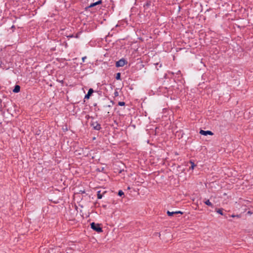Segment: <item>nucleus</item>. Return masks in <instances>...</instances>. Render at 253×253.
Instances as JSON below:
<instances>
[{
  "instance_id": "1",
  "label": "nucleus",
  "mask_w": 253,
  "mask_h": 253,
  "mask_svg": "<svg viewBox=\"0 0 253 253\" xmlns=\"http://www.w3.org/2000/svg\"><path fill=\"white\" fill-rule=\"evenodd\" d=\"M91 228L94 231L98 233H101L103 231L102 228L100 227V224H96L94 222H92L90 224Z\"/></svg>"
},
{
  "instance_id": "2",
  "label": "nucleus",
  "mask_w": 253,
  "mask_h": 253,
  "mask_svg": "<svg viewBox=\"0 0 253 253\" xmlns=\"http://www.w3.org/2000/svg\"><path fill=\"white\" fill-rule=\"evenodd\" d=\"M90 126L94 130H99L101 128V125L97 122L91 121Z\"/></svg>"
},
{
  "instance_id": "3",
  "label": "nucleus",
  "mask_w": 253,
  "mask_h": 253,
  "mask_svg": "<svg viewBox=\"0 0 253 253\" xmlns=\"http://www.w3.org/2000/svg\"><path fill=\"white\" fill-rule=\"evenodd\" d=\"M127 62L124 58H122L116 63V66L117 67H123L125 65L127 64Z\"/></svg>"
},
{
  "instance_id": "4",
  "label": "nucleus",
  "mask_w": 253,
  "mask_h": 253,
  "mask_svg": "<svg viewBox=\"0 0 253 253\" xmlns=\"http://www.w3.org/2000/svg\"><path fill=\"white\" fill-rule=\"evenodd\" d=\"M111 104L104 106V108L106 110L105 112L107 113L108 115H110L109 114L111 113V110L112 109V106L114 104V102L111 101Z\"/></svg>"
},
{
  "instance_id": "5",
  "label": "nucleus",
  "mask_w": 253,
  "mask_h": 253,
  "mask_svg": "<svg viewBox=\"0 0 253 253\" xmlns=\"http://www.w3.org/2000/svg\"><path fill=\"white\" fill-rule=\"evenodd\" d=\"M200 133L201 135H205V136H206L207 135H212L213 134V132H212L210 130L205 131V130H202V129L200 130Z\"/></svg>"
},
{
  "instance_id": "6",
  "label": "nucleus",
  "mask_w": 253,
  "mask_h": 253,
  "mask_svg": "<svg viewBox=\"0 0 253 253\" xmlns=\"http://www.w3.org/2000/svg\"><path fill=\"white\" fill-rule=\"evenodd\" d=\"M93 92L94 91L92 88H89L87 93L85 95L84 99H89Z\"/></svg>"
},
{
  "instance_id": "7",
  "label": "nucleus",
  "mask_w": 253,
  "mask_h": 253,
  "mask_svg": "<svg viewBox=\"0 0 253 253\" xmlns=\"http://www.w3.org/2000/svg\"><path fill=\"white\" fill-rule=\"evenodd\" d=\"M178 213L182 214L183 212H182L181 211H172V212H170L169 211H167V214L169 216H172L174 214H178Z\"/></svg>"
},
{
  "instance_id": "8",
  "label": "nucleus",
  "mask_w": 253,
  "mask_h": 253,
  "mask_svg": "<svg viewBox=\"0 0 253 253\" xmlns=\"http://www.w3.org/2000/svg\"><path fill=\"white\" fill-rule=\"evenodd\" d=\"M20 90V86L19 85H15L14 89H13V92L14 93H18Z\"/></svg>"
},
{
  "instance_id": "9",
  "label": "nucleus",
  "mask_w": 253,
  "mask_h": 253,
  "mask_svg": "<svg viewBox=\"0 0 253 253\" xmlns=\"http://www.w3.org/2000/svg\"><path fill=\"white\" fill-rule=\"evenodd\" d=\"M204 203L209 206H210L211 207H213V205L212 204L210 201L209 200H206L205 201H204Z\"/></svg>"
},
{
  "instance_id": "10",
  "label": "nucleus",
  "mask_w": 253,
  "mask_h": 253,
  "mask_svg": "<svg viewBox=\"0 0 253 253\" xmlns=\"http://www.w3.org/2000/svg\"><path fill=\"white\" fill-rule=\"evenodd\" d=\"M97 198L99 199H101L102 198L103 194L101 193L100 191H98L97 192Z\"/></svg>"
},
{
  "instance_id": "11",
  "label": "nucleus",
  "mask_w": 253,
  "mask_h": 253,
  "mask_svg": "<svg viewBox=\"0 0 253 253\" xmlns=\"http://www.w3.org/2000/svg\"><path fill=\"white\" fill-rule=\"evenodd\" d=\"M215 211L218 213L219 214H221V215H223V209H216Z\"/></svg>"
},
{
  "instance_id": "12",
  "label": "nucleus",
  "mask_w": 253,
  "mask_h": 253,
  "mask_svg": "<svg viewBox=\"0 0 253 253\" xmlns=\"http://www.w3.org/2000/svg\"><path fill=\"white\" fill-rule=\"evenodd\" d=\"M96 6V2H93V3H91L88 7H87V8H92L93 7H94Z\"/></svg>"
},
{
  "instance_id": "13",
  "label": "nucleus",
  "mask_w": 253,
  "mask_h": 253,
  "mask_svg": "<svg viewBox=\"0 0 253 253\" xmlns=\"http://www.w3.org/2000/svg\"><path fill=\"white\" fill-rule=\"evenodd\" d=\"M116 79L117 80H121V73H118L116 74Z\"/></svg>"
},
{
  "instance_id": "14",
  "label": "nucleus",
  "mask_w": 253,
  "mask_h": 253,
  "mask_svg": "<svg viewBox=\"0 0 253 253\" xmlns=\"http://www.w3.org/2000/svg\"><path fill=\"white\" fill-rule=\"evenodd\" d=\"M118 105L121 106H125V102H123V101L119 102Z\"/></svg>"
},
{
  "instance_id": "15",
  "label": "nucleus",
  "mask_w": 253,
  "mask_h": 253,
  "mask_svg": "<svg viewBox=\"0 0 253 253\" xmlns=\"http://www.w3.org/2000/svg\"><path fill=\"white\" fill-rule=\"evenodd\" d=\"M124 194V192H123V191L122 190H120L118 192V195L120 196H122V195H123Z\"/></svg>"
},
{
  "instance_id": "16",
  "label": "nucleus",
  "mask_w": 253,
  "mask_h": 253,
  "mask_svg": "<svg viewBox=\"0 0 253 253\" xmlns=\"http://www.w3.org/2000/svg\"><path fill=\"white\" fill-rule=\"evenodd\" d=\"M95 2L96 4V5H97L101 4L102 3V1L101 0H99L96 1Z\"/></svg>"
},
{
  "instance_id": "17",
  "label": "nucleus",
  "mask_w": 253,
  "mask_h": 253,
  "mask_svg": "<svg viewBox=\"0 0 253 253\" xmlns=\"http://www.w3.org/2000/svg\"><path fill=\"white\" fill-rule=\"evenodd\" d=\"M115 97H117L119 96V92L118 91L116 90L114 93Z\"/></svg>"
},
{
  "instance_id": "18",
  "label": "nucleus",
  "mask_w": 253,
  "mask_h": 253,
  "mask_svg": "<svg viewBox=\"0 0 253 253\" xmlns=\"http://www.w3.org/2000/svg\"><path fill=\"white\" fill-rule=\"evenodd\" d=\"M150 5V2H147L145 5L144 7H149Z\"/></svg>"
},
{
  "instance_id": "19",
  "label": "nucleus",
  "mask_w": 253,
  "mask_h": 253,
  "mask_svg": "<svg viewBox=\"0 0 253 253\" xmlns=\"http://www.w3.org/2000/svg\"><path fill=\"white\" fill-rule=\"evenodd\" d=\"M190 163H191V167L192 169H194V167L195 166V165L194 164V163L193 162H191V161L190 162Z\"/></svg>"
},
{
  "instance_id": "20",
  "label": "nucleus",
  "mask_w": 253,
  "mask_h": 253,
  "mask_svg": "<svg viewBox=\"0 0 253 253\" xmlns=\"http://www.w3.org/2000/svg\"><path fill=\"white\" fill-rule=\"evenodd\" d=\"M79 35H80V33H78L76 36H75V38H79Z\"/></svg>"
},
{
  "instance_id": "21",
  "label": "nucleus",
  "mask_w": 253,
  "mask_h": 253,
  "mask_svg": "<svg viewBox=\"0 0 253 253\" xmlns=\"http://www.w3.org/2000/svg\"><path fill=\"white\" fill-rule=\"evenodd\" d=\"M67 37L68 38H75V36L74 35L72 34V35H70L67 36Z\"/></svg>"
},
{
  "instance_id": "22",
  "label": "nucleus",
  "mask_w": 253,
  "mask_h": 253,
  "mask_svg": "<svg viewBox=\"0 0 253 253\" xmlns=\"http://www.w3.org/2000/svg\"><path fill=\"white\" fill-rule=\"evenodd\" d=\"M86 58V56H84V57H82V61H83V62H84V60H85V59Z\"/></svg>"
},
{
  "instance_id": "23",
  "label": "nucleus",
  "mask_w": 253,
  "mask_h": 253,
  "mask_svg": "<svg viewBox=\"0 0 253 253\" xmlns=\"http://www.w3.org/2000/svg\"><path fill=\"white\" fill-rule=\"evenodd\" d=\"M137 182H139V183H143V179H141V180H138L137 181Z\"/></svg>"
},
{
  "instance_id": "24",
  "label": "nucleus",
  "mask_w": 253,
  "mask_h": 253,
  "mask_svg": "<svg viewBox=\"0 0 253 253\" xmlns=\"http://www.w3.org/2000/svg\"><path fill=\"white\" fill-rule=\"evenodd\" d=\"M15 27L14 25H12L11 27V29H13V32L14 31V29H15Z\"/></svg>"
},
{
  "instance_id": "25",
  "label": "nucleus",
  "mask_w": 253,
  "mask_h": 253,
  "mask_svg": "<svg viewBox=\"0 0 253 253\" xmlns=\"http://www.w3.org/2000/svg\"><path fill=\"white\" fill-rule=\"evenodd\" d=\"M231 216L233 217H239V216L238 215H232Z\"/></svg>"
},
{
  "instance_id": "26",
  "label": "nucleus",
  "mask_w": 253,
  "mask_h": 253,
  "mask_svg": "<svg viewBox=\"0 0 253 253\" xmlns=\"http://www.w3.org/2000/svg\"><path fill=\"white\" fill-rule=\"evenodd\" d=\"M97 170L98 171H102L101 169H100L99 168H98V169H97Z\"/></svg>"
},
{
  "instance_id": "27",
  "label": "nucleus",
  "mask_w": 253,
  "mask_h": 253,
  "mask_svg": "<svg viewBox=\"0 0 253 253\" xmlns=\"http://www.w3.org/2000/svg\"><path fill=\"white\" fill-rule=\"evenodd\" d=\"M122 170H120L119 171V173H121V172H122Z\"/></svg>"
},
{
  "instance_id": "28",
  "label": "nucleus",
  "mask_w": 253,
  "mask_h": 253,
  "mask_svg": "<svg viewBox=\"0 0 253 253\" xmlns=\"http://www.w3.org/2000/svg\"><path fill=\"white\" fill-rule=\"evenodd\" d=\"M104 169L103 168H101V170L102 171Z\"/></svg>"
},
{
  "instance_id": "29",
  "label": "nucleus",
  "mask_w": 253,
  "mask_h": 253,
  "mask_svg": "<svg viewBox=\"0 0 253 253\" xmlns=\"http://www.w3.org/2000/svg\"><path fill=\"white\" fill-rule=\"evenodd\" d=\"M127 189H130V187H128Z\"/></svg>"
}]
</instances>
